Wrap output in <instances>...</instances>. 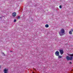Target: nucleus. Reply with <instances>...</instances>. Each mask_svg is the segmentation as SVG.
Returning <instances> with one entry per match:
<instances>
[{
	"instance_id": "nucleus-13",
	"label": "nucleus",
	"mask_w": 73,
	"mask_h": 73,
	"mask_svg": "<svg viewBox=\"0 0 73 73\" xmlns=\"http://www.w3.org/2000/svg\"><path fill=\"white\" fill-rule=\"evenodd\" d=\"M18 19H20V16H18V17H17Z\"/></svg>"
},
{
	"instance_id": "nucleus-15",
	"label": "nucleus",
	"mask_w": 73,
	"mask_h": 73,
	"mask_svg": "<svg viewBox=\"0 0 73 73\" xmlns=\"http://www.w3.org/2000/svg\"><path fill=\"white\" fill-rule=\"evenodd\" d=\"M4 56H5V54L4 53H3Z\"/></svg>"
},
{
	"instance_id": "nucleus-5",
	"label": "nucleus",
	"mask_w": 73,
	"mask_h": 73,
	"mask_svg": "<svg viewBox=\"0 0 73 73\" xmlns=\"http://www.w3.org/2000/svg\"><path fill=\"white\" fill-rule=\"evenodd\" d=\"M59 51L61 55H62L64 53V51L62 50H60Z\"/></svg>"
},
{
	"instance_id": "nucleus-7",
	"label": "nucleus",
	"mask_w": 73,
	"mask_h": 73,
	"mask_svg": "<svg viewBox=\"0 0 73 73\" xmlns=\"http://www.w3.org/2000/svg\"><path fill=\"white\" fill-rule=\"evenodd\" d=\"M72 32H73V29H71V31H69V34H70V35H72Z\"/></svg>"
},
{
	"instance_id": "nucleus-17",
	"label": "nucleus",
	"mask_w": 73,
	"mask_h": 73,
	"mask_svg": "<svg viewBox=\"0 0 73 73\" xmlns=\"http://www.w3.org/2000/svg\"><path fill=\"white\" fill-rule=\"evenodd\" d=\"M1 68V66H0V68Z\"/></svg>"
},
{
	"instance_id": "nucleus-2",
	"label": "nucleus",
	"mask_w": 73,
	"mask_h": 73,
	"mask_svg": "<svg viewBox=\"0 0 73 73\" xmlns=\"http://www.w3.org/2000/svg\"><path fill=\"white\" fill-rule=\"evenodd\" d=\"M3 71L4 73H7L8 72V69L5 68L3 70Z\"/></svg>"
},
{
	"instance_id": "nucleus-12",
	"label": "nucleus",
	"mask_w": 73,
	"mask_h": 73,
	"mask_svg": "<svg viewBox=\"0 0 73 73\" xmlns=\"http://www.w3.org/2000/svg\"><path fill=\"white\" fill-rule=\"evenodd\" d=\"M16 20L15 19L14 20V22H16Z\"/></svg>"
},
{
	"instance_id": "nucleus-8",
	"label": "nucleus",
	"mask_w": 73,
	"mask_h": 73,
	"mask_svg": "<svg viewBox=\"0 0 73 73\" xmlns=\"http://www.w3.org/2000/svg\"><path fill=\"white\" fill-rule=\"evenodd\" d=\"M66 59L67 60H70V58L68 56H67L66 57Z\"/></svg>"
},
{
	"instance_id": "nucleus-4",
	"label": "nucleus",
	"mask_w": 73,
	"mask_h": 73,
	"mask_svg": "<svg viewBox=\"0 0 73 73\" xmlns=\"http://www.w3.org/2000/svg\"><path fill=\"white\" fill-rule=\"evenodd\" d=\"M70 60H73V54H70Z\"/></svg>"
},
{
	"instance_id": "nucleus-14",
	"label": "nucleus",
	"mask_w": 73,
	"mask_h": 73,
	"mask_svg": "<svg viewBox=\"0 0 73 73\" xmlns=\"http://www.w3.org/2000/svg\"><path fill=\"white\" fill-rule=\"evenodd\" d=\"M69 64H72V62H70Z\"/></svg>"
},
{
	"instance_id": "nucleus-6",
	"label": "nucleus",
	"mask_w": 73,
	"mask_h": 73,
	"mask_svg": "<svg viewBox=\"0 0 73 73\" xmlns=\"http://www.w3.org/2000/svg\"><path fill=\"white\" fill-rule=\"evenodd\" d=\"M12 15L13 17H15L16 16V12H13L12 14Z\"/></svg>"
},
{
	"instance_id": "nucleus-10",
	"label": "nucleus",
	"mask_w": 73,
	"mask_h": 73,
	"mask_svg": "<svg viewBox=\"0 0 73 73\" xmlns=\"http://www.w3.org/2000/svg\"><path fill=\"white\" fill-rule=\"evenodd\" d=\"M58 59H59V58H62V56H61L60 55H59L58 56Z\"/></svg>"
},
{
	"instance_id": "nucleus-16",
	"label": "nucleus",
	"mask_w": 73,
	"mask_h": 73,
	"mask_svg": "<svg viewBox=\"0 0 73 73\" xmlns=\"http://www.w3.org/2000/svg\"><path fill=\"white\" fill-rule=\"evenodd\" d=\"M12 52V51H10V52Z\"/></svg>"
},
{
	"instance_id": "nucleus-1",
	"label": "nucleus",
	"mask_w": 73,
	"mask_h": 73,
	"mask_svg": "<svg viewBox=\"0 0 73 73\" xmlns=\"http://www.w3.org/2000/svg\"><path fill=\"white\" fill-rule=\"evenodd\" d=\"M64 33L65 30L63 29H62L59 32V33L60 36H63L64 35Z\"/></svg>"
},
{
	"instance_id": "nucleus-9",
	"label": "nucleus",
	"mask_w": 73,
	"mask_h": 73,
	"mask_svg": "<svg viewBox=\"0 0 73 73\" xmlns=\"http://www.w3.org/2000/svg\"><path fill=\"white\" fill-rule=\"evenodd\" d=\"M45 27H46V28H48V27H49V25L48 24L46 25H45Z\"/></svg>"
},
{
	"instance_id": "nucleus-11",
	"label": "nucleus",
	"mask_w": 73,
	"mask_h": 73,
	"mask_svg": "<svg viewBox=\"0 0 73 73\" xmlns=\"http://www.w3.org/2000/svg\"><path fill=\"white\" fill-rule=\"evenodd\" d=\"M59 8H62V6L61 5L59 6Z\"/></svg>"
},
{
	"instance_id": "nucleus-3",
	"label": "nucleus",
	"mask_w": 73,
	"mask_h": 73,
	"mask_svg": "<svg viewBox=\"0 0 73 73\" xmlns=\"http://www.w3.org/2000/svg\"><path fill=\"white\" fill-rule=\"evenodd\" d=\"M55 55L56 56H59L60 53L58 51H56L55 52Z\"/></svg>"
}]
</instances>
